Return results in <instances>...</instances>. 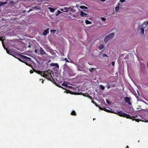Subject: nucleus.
<instances>
[{"label": "nucleus", "mask_w": 148, "mask_h": 148, "mask_svg": "<svg viewBox=\"0 0 148 148\" xmlns=\"http://www.w3.org/2000/svg\"><path fill=\"white\" fill-rule=\"evenodd\" d=\"M32 9H30L29 11H28V12H30L31 11H32Z\"/></svg>", "instance_id": "38"}, {"label": "nucleus", "mask_w": 148, "mask_h": 148, "mask_svg": "<svg viewBox=\"0 0 148 148\" xmlns=\"http://www.w3.org/2000/svg\"><path fill=\"white\" fill-rule=\"evenodd\" d=\"M146 25H148V21H147L146 22Z\"/></svg>", "instance_id": "39"}, {"label": "nucleus", "mask_w": 148, "mask_h": 148, "mask_svg": "<svg viewBox=\"0 0 148 148\" xmlns=\"http://www.w3.org/2000/svg\"><path fill=\"white\" fill-rule=\"evenodd\" d=\"M85 23L87 24H90L91 23V22L90 21H89L88 20H85Z\"/></svg>", "instance_id": "22"}, {"label": "nucleus", "mask_w": 148, "mask_h": 148, "mask_svg": "<svg viewBox=\"0 0 148 148\" xmlns=\"http://www.w3.org/2000/svg\"><path fill=\"white\" fill-rule=\"evenodd\" d=\"M37 73L38 74H40L41 76L45 77L53 83L56 82L55 80L52 77L51 73L49 71H46L44 72H41L40 71H38Z\"/></svg>", "instance_id": "2"}, {"label": "nucleus", "mask_w": 148, "mask_h": 148, "mask_svg": "<svg viewBox=\"0 0 148 148\" xmlns=\"http://www.w3.org/2000/svg\"><path fill=\"white\" fill-rule=\"evenodd\" d=\"M38 59L40 61L38 60V67H43V64L44 60L43 58H41L40 57H38Z\"/></svg>", "instance_id": "6"}, {"label": "nucleus", "mask_w": 148, "mask_h": 148, "mask_svg": "<svg viewBox=\"0 0 148 148\" xmlns=\"http://www.w3.org/2000/svg\"><path fill=\"white\" fill-rule=\"evenodd\" d=\"M112 113H113L117 114L120 116L125 117L127 119H132V117L129 114H127L123 112L122 111H116V112H111Z\"/></svg>", "instance_id": "3"}, {"label": "nucleus", "mask_w": 148, "mask_h": 148, "mask_svg": "<svg viewBox=\"0 0 148 148\" xmlns=\"http://www.w3.org/2000/svg\"><path fill=\"white\" fill-rule=\"evenodd\" d=\"M87 15V14L84 12L83 11H81L80 12V16H84Z\"/></svg>", "instance_id": "14"}, {"label": "nucleus", "mask_w": 148, "mask_h": 148, "mask_svg": "<svg viewBox=\"0 0 148 148\" xmlns=\"http://www.w3.org/2000/svg\"><path fill=\"white\" fill-rule=\"evenodd\" d=\"M65 60L66 62H69V61L68 60L67 58H66L65 59Z\"/></svg>", "instance_id": "35"}, {"label": "nucleus", "mask_w": 148, "mask_h": 148, "mask_svg": "<svg viewBox=\"0 0 148 148\" xmlns=\"http://www.w3.org/2000/svg\"><path fill=\"white\" fill-rule=\"evenodd\" d=\"M106 102L109 104H110V101L108 100H106Z\"/></svg>", "instance_id": "34"}, {"label": "nucleus", "mask_w": 148, "mask_h": 148, "mask_svg": "<svg viewBox=\"0 0 148 148\" xmlns=\"http://www.w3.org/2000/svg\"><path fill=\"white\" fill-rule=\"evenodd\" d=\"M2 40V38H1L0 37V40Z\"/></svg>", "instance_id": "40"}, {"label": "nucleus", "mask_w": 148, "mask_h": 148, "mask_svg": "<svg viewBox=\"0 0 148 148\" xmlns=\"http://www.w3.org/2000/svg\"><path fill=\"white\" fill-rule=\"evenodd\" d=\"M50 65L51 66H56V68H59V66L58 64L56 63H51L50 64Z\"/></svg>", "instance_id": "11"}, {"label": "nucleus", "mask_w": 148, "mask_h": 148, "mask_svg": "<svg viewBox=\"0 0 148 148\" xmlns=\"http://www.w3.org/2000/svg\"><path fill=\"white\" fill-rule=\"evenodd\" d=\"M62 13V12H60L59 10H58L57 13L56 14V16H58L59 14H60Z\"/></svg>", "instance_id": "26"}, {"label": "nucleus", "mask_w": 148, "mask_h": 148, "mask_svg": "<svg viewBox=\"0 0 148 148\" xmlns=\"http://www.w3.org/2000/svg\"><path fill=\"white\" fill-rule=\"evenodd\" d=\"M102 110H104L105 111H106L107 112H110V110L107 109V108H104V109H103L102 108Z\"/></svg>", "instance_id": "23"}, {"label": "nucleus", "mask_w": 148, "mask_h": 148, "mask_svg": "<svg viewBox=\"0 0 148 148\" xmlns=\"http://www.w3.org/2000/svg\"><path fill=\"white\" fill-rule=\"evenodd\" d=\"M48 8L50 12H53L56 9L51 7Z\"/></svg>", "instance_id": "16"}, {"label": "nucleus", "mask_w": 148, "mask_h": 148, "mask_svg": "<svg viewBox=\"0 0 148 148\" xmlns=\"http://www.w3.org/2000/svg\"><path fill=\"white\" fill-rule=\"evenodd\" d=\"M140 27H141V26H140ZM140 29V33H141L142 34H143L144 33V29L143 27H139Z\"/></svg>", "instance_id": "13"}, {"label": "nucleus", "mask_w": 148, "mask_h": 148, "mask_svg": "<svg viewBox=\"0 0 148 148\" xmlns=\"http://www.w3.org/2000/svg\"><path fill=\"white\" fill-rule=\"evenodd\" d=\"M70 8L65 7L64 8V12H68L69 11V10L70 9Z\"/></svg>", "instance_id": "18"}, {"label": "nucleus", "mask_w": 148, "mask_h": 148, "mask_svg": "<svg viewBox=\"0 0 148 148\" xmlns=\"http://www.w3.org/2000/svg\"><path fill=\"white\" fill-rule=\"evenodd\" d=\"M95 68H92L91 69V70H90V71L91 72H92V70H95Z\"/></svg>", "instance_id": "36"}, {"label": "nucleus", "mask_w": 148, "mask_h": 148, "mask_svg": "<svg viewBox=\"0 0 148 148\" xmlns=\"http://www.w3.org/2000/svg\"><path fill=\"white\" fill-rule=\"evenodd\" d=\"M114 87L115 86V84H112L111 85H110V84H109L108 83H107V85L106 86L107 88L108 89H109L111 87Z\"/></svg>", "instance_id": "10"}, {"label": "nucleus", "mask_w": 148, "mask_h": 148, "mask_svg": "<svg viewBox=\"0 0 148 148\" xmlns=\"http://www.w3.org/2000/svg\"><path fill=\"white\" fill-rule=\"evenodd\" d=\"M80 8L82 9H87V8L85 6H81L80 7Z\"/></svg>", "instance_id": "25"}, {"label": "nucleus", "mask_w": 148, "mask_h": 148, "mask_svg": "<svg viewBox=\"0 0 148 148\" xmlns=\"http://www.w3.org/2000/svg\"><path fill=\"white\" fill-rule=\"evenodd\" d=\"M114 36V34L113 33H112L106 36L104 39V42H107L109 40L112 39Z\"/></svg>", "instance_id": "5"}, {"label": "nucleus", "mask_w": 148, "mask_h": 148, "mask_svg": "<svg viewBox=\"0 0 148 148\" xmlns=\"http://www.w3.org/2000/svg\"><path fill=\"white\" fill-rule=\"evenodd\" d=\"M49 28H47V29H46L44 31L42 34L44 36L47 35L49 33Z\"/></svg>", "instance_id": "8"}, {"label": "nucleus", "mask_w": 148, "mask_h": 148, "mask_svg": "<svg viewBox=\"0 0 148 148\" xmlns=\"http://www.w3.org/2000/svg\"><path fill=\"white\" fill-rule=\"evenodd\" d=\"M50 32H53V33H54L56 32V30H51Z\"/></svg>", "instance_id": "28"}, {"label": "nucleus", "mask_w": 148, "mask_h": 148, "mask_svg": "<svg viewBox=\"0 0 148 148\" xmlns=\"http://www.w3.org/2000/svg\"><path fill=\"white\" fill-rule=\"evenodd\" d=\"M99 87L102 90H103L105 89V87L102 85H100Z\"/></svg>", "instance_id": "24"}, {"label": "nucleus", "mask_w": 148, "mask_h": 148, "mask_svg": "<svg viewBox=\"0 0 148 148\" xmlns=\"http://www.w3.org/2000/svg\"><path fill=\"white\" fill-rule=\"evenodd\" d=\"M92 102L94 104H95L96 106L97 107H99V109H100V110H102V108H101L99 107V106H98L97 105V103L95 102H94L93 100H92Z\"/></svg>", "instance_id": "15"}, {"label": "nucleus", "mask_w": 148, "mask_h": 148, "mask_svg": "<svg viewBox=\"0 0 148 148\" xmlns=\"http://www.w3.org/2000/svg\"><path fill=\"white\" fill-rule=\"evenodd\" d=\"M115 62H114L112 61L111 62L112 65L114 66V65Z\"/></svg>", "instance_id": "31"}, {"label": "nucleus", "mask_w": 148, "mask_h": 148, "mask_svg": "<svg viewBox=\"0 0 148 148\" xmlns=\"http://www.w3.org/2000/svg\"><path fill=\"white\" fill-rule=\"evenodd\" d=\"M95 119H93V120H94Z\"/></svg>", "instance_id": "45"}, {"label": "nucleus", "mask_w": 148, "mask_h": 148, "mask_svg": "<svg viewBox=\"0 0 148 148\" xmlns=\"http://www.w3.org/2000/svg\"><path fill=\"white\" fill-rule=\"evenodd\" d=\"M104 47V46L102 45L101 44L98 47V49L99 50H101Z\"/></svg>", "instance_id": "19"}, {"label": "nucleus", "mask_w": 148, "mask_h": 148, "mask_svg": "<svg viewBox=\"0 0 148 148\" xmlns=\"http://www.w3.org/2000/svg\"><path fill=\"white\" fill-rule=\"evenodd\" d=\"M129 147H128V146H127V147H126V148H128Z\"/></svg>", "instance_id": "42"}, {"label": "nucleus", "mask_w": 148, "mask_h": 148, "mask_svg": "<svg viewBox=\"0 0 148 148\" xmlns=\"http://www.w3.org/2000/svg\"><path fill=\"white\" fill-rule=\"evenodd\" d=\"M125 112L127 113H129V112L127 111H125Z\"/></svg>", "instance_id": "43"}, {"label": "nucleus", "mask_w": 148, "mask_h": 148, "mask_svg": "<svg viewBox=\"0 0 148 148\" xmlns=\"http://www.w3.org/2000/svg\"><path fill=\"white\" fill-rule=\"evenodd\" d=\"M125 0H120V2H124L125 1Z\"/></svg>", "instance_id": "33"}, {"label": "nucleus", "mask_w": 148, "mask_h": 148, "mask_svg": "<svg viewBox=\"0 0 148 148\" xmlns=\"http://www.w3.org/2000/svg\"><path fill=\"white\" fill-rule=\"evenodd\" d=\"M69 8H70V9L69 10V11L71 12H75V10H74L73 8H71V7Z\"/></svg>", "instance_id": "21"}, {"label": "nucleus", "mask_w": 148, "mask_h": 148, "mask_svg": "<svg viewBox=\"0 0 148 148\" xmlns=\"http://www.w3.org/2000/svg\"><path fill=\"white\" fill-rule=\"evenodd\" d=\"M124 99L125 101V102L127 103L130 105H132V103L130 101L131 98L128 97H125L124 98Z\"/></svg>", "instance_id": "7"}, {"label": "nucleus", "mask_w": 148, "mask_h": 148, "mask_svg": "<svg viewBox=\"0 0 148 148\" xmlns=\"http://www.w3.org/2000/svg\"><path fill=\"white\" fill-rule=\"evenodd\" d=\"M90 97V99H92V97Z\"/></svg>", "instance_id": "46"}, {"label": "nucleus", "mask_w": 148, "mask_h": 148, "mask_svg": "<svg viewBox=\"0 0 148 148\" xmlns=\"http://www.w3.org/2000/svg\"><path fill=\"white\" fill-rule=\"evenodd\" d=\"M42 83H43V80H42Z\"/></svg>", "instance_id": "44"}, {"label": "nucleus", "mask_w": 148, "mask_h": 148, "mask_svg": "<svg viewBox=\"0 0 148 148\" xmlns=\"http://www.w3.org/2000/svg\"><path fill=\"white\" fill-rule=\"evenodd\" d=\"M103 57H108V55L107 54H105V53L103 54Z\"/></svg>", "instance_id": "29"}, {"label": "nucleus", "mask_w": 148, "mask_h": 148, "mask_svg": "<svg viewBox=\"0 0 148 148\" xmlns=\"http://www.w3.org/2000/svg\"><path fill=\"white\" fill-rule=\"evenodd\" d=\"M7 3V2H0V7H1L2 6H3L4 5Z\"/></svg>", "instance_id": "17"}, {"label": "nucleus", "mask_w": 148, "mask_h": 148, "mask_svg": "<svg viewBox=\"0 0 148 148\" xmlns=\"http://www.w3.org/2000/svg\"><path fill=\"white\" fill-rule=\"evenodd\" d=\"M62 85L64 86H66V84L64 83H63L62 84Z\"/></svg>", "instance_id": "32"}, {"label": "nucleus", "mask_w": 148, "mask_h": 148, "mask_svg": "<svg viewBox=\"0 0 148 148\" xmlns=\"http://www.w3.org/2000/svg\"><path fill=\"white\" fill-rule=\"evenodd\" d=\"M78 70H79V69L78 68Z\"/></svg>", "instance_id": "47"}, {"label": "nucleus", "mask_w": 148, "mask_h": 148, "mask_svg": "<svg viewBox=\"0 0 148 148\" xmlns=\"http://www.w3.org/2000/svg\"><path fill=\"white\" fill-rule=\"evenodd\" d=\"M71 115L73 116H75L76 115V113L75 112V111H73L71 113Z\"/></svg>", "instance_id": "20"}, {"label": "nucleus", "mask_w": 148, "mask_h": 148, "mask_svg": "<svg viewBox=\"0 0 148 148\" xmlns=\"http://www.w3.org/2000/svg\"><path fill=\"white\" fill-rule=\"evenodd\" d=\"M133 120H135L136 121L138 122L139 121H140V120L139 119H133Z\"/></svg>", "instance_id": "30"}, {"label": "nucleus", "mask_w": 148, "mask_h": 148, "mask_svg": "<svg viewBox=\"0 0 148 148\" xmlns=\"http://www.w3.org/2000/svg\"><path fill=\"white\" fill-rule=\"evenodd\" d=\"M40 53L41 55L45 54L46 52L44 51L43 49L41 47H40Z\"/></svg>", "instance_id": "9"}, {"label": "nucleus", "mask_w": 148, "mask_h": 148, "mask_svg": "<svg viewBox=\"0 0 148 148\" xmlns=\"http://www.w3.org/2000/svg\"><path fill=\"white\" fill-rule=\"evenodd\" d=\"M120 5V3H118V5L115 8V11L117 12H118L119 10Z\"/></svg>", "instance_id": "12"}, {"label": "nucleus", "mask_w": 148, "mask_h": 148, "mask_svg": "<svg viewBox=\"0 0 148 148\" xmlns=\"http://www.w3.org/2000/svg\"><path fill=\"white\" fill-rule=\"evenodd\" d=\"M6 51L8 54L12 55L14 58L18 59V58H17L15 56H16V55H17L19 57L18 54L20 55L19 54L16 53L14 51H12L11 49H6Z\"/></svg>", "instance_id": "4"}, {"label": "nucleus", "mask_w": 148, "mask_h": 148, "mask_svg": "<svg viewBox=\"0 0 148 148\" xmlns=\"http://www.w3.org/2000/svg\"><path fill=\"white\" fill-rule=\"evenodd\" d=\"M18 55L19 57H20V58H18V59L20 61L24 63L26 65L31 67L33 69V71L32 70L30 71V73L32 74L33 73L34 71L36 73H37V70H36L30 64L31 62H32L31 58L22 55Z\"/></svg>", "instance_id": "1"}, {"label": "nucleus", "mask_w": 148, "mask_h": 148, "mask_svg": "<svg viewBox=\"0 0 148 148\" xmlns=\"http://www.w3.org/2000/svg\"><path fill=\"white\" fill-rule=\"evenodd\" d=\"M61 10L62 11H64V9H61Z\"/></svg>", "instance_id": "41"}, {"label": "nucleus", "mask_w": 148, "mask_h": 148, "mask_svg": "<svg viewBox=\"0 0 148 148\" xmlns=\"http://www.w3.org/2000/svg\"><path fill=\"white\" fill-rule=\"evenodd\" d=\"M101 19L104 22L106 20V18H105L104 17H101Z\"/></svg>", "instance_id": "27"}, {"label": "nucleus", "mask_w": 148, "mask_h": 148, "mask_svg": "<svg viewBox=\"0 0 148 148\" xmlns=\"http://www.w3.org/2000/svg\"><path fill=\"white\" fill-rule=\"evenodd\" d=\"M35 52L36 53H37V49H36L35 50Z\"/></svg>", "instance_id": "37"}]
</instances>
